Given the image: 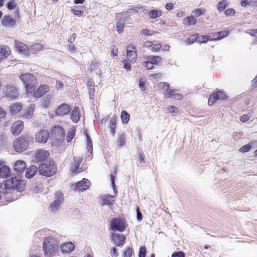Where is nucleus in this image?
Here are the masks:
<instances>
[{
    "label": "nucleus",
    "mask_w": 257,
    "mask_h": 257,
    "mask_svg": "<svg viewBox=\"0 0 257 257\" xmlns=\"http://www.w3.org/2000/svg\"><path fill=\"white\" fill-rule=\"evenodd\" d=\"M20 79L25 86L27 92L31 93L34 90L36 77L32 73H22L20 75Z\"/></svg>",
    "instance_id": "obj_1"
},
{
    "label": "nucleus",
    "mask_w": 257,
    "mask_h": 257,
    "mask_svg": "<svg viewBox=\"0 0 257 257\" xmlns=\"http://www.w3.org/2000/svg\"><path fill=\"white\" fill-rule=\"evenodd\" d=\"M57 172V167L53 161L42 163L39 166V172L43 176L51 177L54 175Z\"/></svg>",
    "instance_id": "obj_2"
},
{
    "label": "nucleus",
    "mask_w": 257,
    "mask_h": 257,
    "mask_svg": "<svg viewBox=\"0 0 257 257\" xmlns=\"http://www.w3.org/2000/svg\"><path fill=\"white\" fill-rule=\"evenodd\" d=\"M57 248L56 240L54 237L50 236L45 238L43 245V249L46 255L50 256L53 255Z\"/></svg>",
    "instance_id": "obj_3"
},
{
    "label": "nucleus",
    "mask_w": 257,
    "mask_h": 257,
    "mask_svg": "<svg viewBox=\"0 0 257 257\" xmlns=\"http://www.w3.org/2000/svg\"><path fill=\"white\" fill-rule=\"evenodd\" d=\"M65 133L63 128L59 125L54 126L51 131V139L53 144H60L64 140Z\"/></svg>",
    "instance_id": "obj_4"
},
{
    "label": "nucleus",
    "mask_w": 257,
    "mask_h": 257,
    "mask_svg": "<svg viewBox=\"0 0 257 257\" xmlns=\"http://www.w3.org/2000/svg\"><path fill=\"white\" fill-rule=\"evenodd\" d=\"M5 186L11 187L13 190L17 191V193L20 194L25 189L24 183L18 179L17 177L14 178L7 180L5 184Z\"/></svg>",
    "instance_id": "obj_5"
},
{
    "label": "nucleus",
    "mask_w": 257,
    "mask_h": 257,
    "mask_svg": "<svg viewBox=\"0 0 257 257\" xmlns=\"http://www.w3.org/2000/svg\"><path fill=\"white\" fill-rule=\"evenodd\" d=\"M29 137H20L14 142L13 147L17 152L21 153L29 147Z\"/></svg>",
    "instance_id": "obj_6"
},
{
    "label": "nucleus",
    "mask_w": 257,
    "mask_h": 257,
    "mask_svg": "<svg viewBox=\"0 0 257 257\" xmlns=\"http://www.w3.org/2000/svg\"><path fill=\"white\" fill-rule=\"evenodd\" d=\"M5 191L3 192L4 199L7 202H12L18 199L20 194L17 191L13 190L11 187L5 186Z\"/></svg>",
    "instance_id": "obj_7"
},
{
    "label": "nucleus",
    "mask_w": 257,
    "mask_h": 257,
    "mask_svg": "<svg viewBox=\"0 0 257 257\" xmlns=\"http://www.w3.org/2000/svg\"><path fill=\"white\" fill-rule=\"evenodd\" d=\"M50 154L48 151L40 149L35 154V159L37 163H47L49 162Z\"/></svg>",
    "instance_id": "obj_8"
},
{
    "label": "nucleus",
    "mask_w": 257,
    "mask_h": 257,
    "mask_svg": "<svg viewBox=\"0 0 257 257\" xmlns=\"http://www.w3.org/2000/svg\"><path fill=\"white\" fill-rule=\"evenodd\" d=\"M3 93L5 96L11 100L15 99L18 98L19 96L17 88L12 85H8L5 87L3 89Z\"/></svg>",
    "instance_id": "obj_9"
},
{
    "label": "nucleus",
    "mask_w": 257,
    "mask_h": 257,
    "mask_svg": "<svg viewBox=\"0 0 257 257\" xmlns=\"http://www.w3.org/2000/svg\"><path fill=\"white\" fill-rule=\"evenodd\" d=\"M110 227L113 231L123 232L125 229L124 222L121 219L115 218L110 222Z\"/></svg>",
    "instance_id": "obj_10"
},
{
    "label": "nucleus",
    "mask_w": 257,
    "mask_h": 257,
    "mask_svg": "<svg viewBox=\"0 0 257 257\" xmlns=\"http://www.w3.org/2000/svg\"><path fill=\"white\" fill-rule=\"evenodd\" d=\"M90 182L88 179H83L81 181L78 182L76 184H73L71 189L74 191H83L89 188Z\"/></svg>",
    "instance_id": "obj_11"
},
{
    "label": "nucleus",
    "mask_w": 257,
    "mask_h": 257,
    "mask_svg": "<svg viewBox=\"0 0 257 257\" xmlns=\"http://www.w3.org/2000/svg\"><path fill=\"white\" fill-rule=\"evenodd\" d=\"M49 137V132L47 130H42L36 133L35 141L38 143L45 144Z\"/></svg>",
    "instance_id": "obj_12"
},
{
    "label": "nucleus",
    "mask_w": 257,
    "mask_h": 257,
    "mask_svg": "<svg viewBox=\"0 0 257 257\" xmlns=\"http://www.w3.org/2000/svg\"><path fill=\"white\" fill-rule=\"evenodd\" d=\"M63 197L62 193L60 191H57L56 192L54 197V201L51 204L50 208L52 211H57L59 208L60 205L63 203Z\"/></svg>",
    "instance_id": "obj_13"
},
{
    "label": "nucleus",
    "mask_w": 257,
    "mask_h": 257,
    "mask_svg": "<svg viewBox=\"0 0 257 257\" xmlns=\"http://www.w3.org/2000/svg\"><path fill=\"white\" fill-rule=\"evenodd\" d=\"M70 106L65 103L60 104L55 110V114L57 116H63L68 114L71 111Z\"/></svg>",
    "instance_id": "obj_14"
},
{
    "label": "nucleus",
    "mask_w": 257,
    "mask_h": 257,
    "mask_svg": "<svg viewBox=\"0 0 257 257\" xmlns=\"http://www.w3.org/2000/svg\"><path fill=\"white\" fill-rule=\"evenodd\" d=\"M11 175V169L4 161L0 160V177L6 178Z\"/></svg>",
    "instance_id": "obj_15"
},
{
    "label": "nucleus",
    "mask_w": 257,
    "mask_h": 257,
    "mask_svg": "<svg viewBox=\"0 0 257 257\" xmlns=\"http://www.w3.org/2000/svg\"><path fill=\"white\" fill-rule=\"evenodd\" d=\"M73 160L74 163L71 166V171L73 173H77L81 172L82 170L79 167V165L82 162V158L80 157L74 156Z\"/></svg>",
    "instance_id": "obj_16"
},
{
    "label": "nucleus",
    "mask_w": 257,
    "mask_h": 257,
    "mask_svg": "<svg viewBox=\"0 0 257 257\" xmlns=\"http://www.w3.org/2000/svg\"><path fill=\"white\" fill-rule=\"evenodd\" d=\"M23 128V122L21 120H17L13 124L11 131L14 135L18 136L22 132Z\"/></svg>",
    "instance_id": "obj_17"
},
{
    "label": "nucleus",
    "mask_w": 257,
    "mask_h": 257,
    "mask_svg": "<svg viewBox=\"0 0 257 257\" xmlns=\"http://www.w3.org/2000/svg\"><path fill=\"white\" fill-rule=\"evenodd\" d=\"M125 236L123 234L113 233L112 234V239L114 243L118 246H122L124 244L125 240Z\"/></svg>",
    "instance_id": "obj_18"
},
{
    "label": "nucleus",
    "mask_w": 257,
    "mask_h": 257,
    "mask_svg": "<svg viewBox=\"0 0 257 257\" xmlns=\"http://www.w3.org/2000/svg\"><path fill=\"white\" fill-rule=\"evenodd\" d=\"M131 49L136 50V47L128 46L126 49V56L128 61L132 63H134L136 61L137 55L136 52L135 50H132Z\"/></svg>",
    "instance_id": "obj_19"
},
{
    "label": "nucleus",
    "mask_w": 257,
    "mask_h": 257,
    "mask_svg": "<svg viewBox=\"0 0 257 257\" xmlns=\"http://www.w3.org/2000/svg\"><path fill=\"white\" fill-rule=\"evenodd\" d=\"M15 48L19 53L27 55L29 51V47L25 44L18 41L15 42Z\"/></svg>",
    "instance_id": "obj_20"
},
{
    "label": "nucleus",
    "mask_w": 257,
    "mask_h": 257,
    "mask_svg": "<svg viewBox=\"0 0 257 257\" xmlns=\"http://www.w3.org/2000/svg\"><path fill=\"white\" fill-rule=\"evenodd\" d=\"M26 163L22 160H17L14 166V170L17 173H23L26 168Z\"/></svg>",
    "instance_id": "obj_21"
},
{
    "label": "nucleus",
    "mask_w": 257,
    "mask_h": 257,
    "mask_svg": "<svg viewBox=\"0 0 257 257\" xmlns=\"http://www.w3.org/2000/svg\"><path fill=\"white\" fill-rule=\"evenodd\" d=\"M1 24L5 27H13L16 25V21L9 16H5L3 17Z\"/></svg>",
    "instance_id": "obj_22"
},
{
    "label": "nucleus",
    "mask_w": 257,
    "mask_h": 257,
    "mask_svg": "<svg viewBox=\"0 0 257 257\" xmlns=\"http://www.w3.org/2000/svg\"><path fill=\"white\" fill-rule=\"evenodd\" d=\"M113 198V196L107 194L101 196L100 200L101 202L102 205H107L108 207H111L114 201V200H112Z\"/></svg>",
    "instance_id": "obj_23"
},
{
    "label": "nucleus",
    "mask_w": 257,
    "mask_h": 257,
    "mask_svg": "<svg viewBox=\"0 0 257 257\" xmlns=\"http://www.w3.org/2000/svg\"><path fill=\"white\" fill-rule=\"evenodd\" d=\"M49 87L47 85H40L38 89L34 91L33 93V96L35 98H39L43 96L45 93L49 91Z\"/></svg>",
    "instance_id": "obj_24"
},
{
    "label": "nucleus",
    "mask_w": 257,
    "mask_h": 257,
    "mask_svg": "<svg viewBox=\"0 0 257 257\" xmlns=\"http://www.w3.org/2000/svg\"><path fill=\"white\" fill-rule=\"evenodd\" d=\"M11 54L10 48L7 46H0V62L7 58Z\"/></svg>",
    "instance_id": "obj_25"
},
{
    "label": "nucleus",
    "mask_w": 257,
    "mask_h": 257,
    "mask_svg": "<svg viewBox=\"0 0 257 257\" xmlns=\"http://www.w3.org/2000/svg\"><path fill=\"white\" fill-rule=\"evenodd\" d=\"M38 171V168L35 165H31L26 170L25 173V177L27 178L30 179L33 177L37 172Z\"/></svg>",
    "instance_id": "obj_26"
},
{
    "label": "nucleus",
    "mask_w": 257,
    "mask_h": 257,
    "mask_svg": "<svg viewBox=\"0 0 257 257\" xmlns=\"http://www.w3.org/2000/svg\"><path fill=\"white\" fill-rule=\"evenodd\" d=\"M71 118L72 121L75 123L79 121L80 119V113L78 107H75L73 109L71 113Z\"/></svg>",
    "instance_id": "obj_27"
},
{
    "label": "nucleus",
    "mask_w": 257,
    "mask_h": 257,
    "mask_svg": "<svg viewBox=\"0 0 257 257\" xmlns=\"http://www.w3.org/2000/svg\"><path fill=\"white\" fill-rule=\"evenodd\" d=\"M75 246L71 242L64 243L61 246V249L63 252H69L74 249Z\"/></svg>",
    "instance_id": "obj_28"
},
{
    "label": "nucleus",
    "mask_w": 257,
    "mask_h": 257,
    "mask_svg": "<svg viewBox=\"0 0 257 257\" xmlns=\"http://www.w3.org/2000/svg\"><path fill=\"white\" fill-rule=\"evenodd\" d=\"M87 88L89 94V97L90 99H92L94 96L95 89L94 83L92 81L89 80L87 83Z\"/></svg>",
    "instance_id": "obj_29"
},
{
    "label": "nucleus",
    "mask_w": 257,
    "mask_h": 257,
    "mask_svg": "<svg viewBox=\"0 0 257 257\" xmlns=\"http://www.w3.org/2000/svg\"><path fill=\"white\" fill-rule=\"evenodd\" d=\"M34 108L35 104H31L26 112L23 114V117L26 119L30 118L33 114Z\"/></svg>",
    "instance_id": "obj_30"
},
{
    "label": "nucleus",
    "mask_w": 257,
    "mask_h": 257,
    "mask_svg": "<svg viewBox=\"0 0 257 257\" xmlns=\"http://www.w3.org/2000/svg\"><path fill=\"white\" fill-rule=\"evenodd\" d=\"M162 15V11L159 10H152L150 11L148 13V16L150 18L152 19H155L160 17Z\"/></svg>",
    "instance_id": "obj_31"
},
{
    "label": "nucleus",
    "mask_w": 257,
    "mask_h": 257,
    "mask_svg": "<svg viewBox=\"0 0 257 257\" xmlns=\"http://www.w3.org/2000/svg\"><path fill=\"white\" fill-rule=\"evenodd\" d=\"M146 59L154 65H157L162 60L161 57L158 56H148L146 57Z\"/></svg>",
    "instance_id": "obj_32"
},
{
    "label": "nucleus",
    "mask_w": 257,
    "mask_h": 257,
    "mask_svg": "<svg viewBox=\"0 0 257 257\" xmlns=\"http://www.w3.org/2000/svg\"><path fill=\"white\" fill-rule=\"evenodd\" d=\"M76 128L74 126H72L68 130L66 135V140L68 142H70L74 137Z\"/></svg>",
    "instance_id": "obj_33"
},
{
    "label": "nucleus",
    "mask_w": 257,
    "mask_h": 257,
    "mask_svg": "<svg viewBox=\"0 0 257 257\" xmlns=\"http://www.w3.org/2000/svg\"><path fill=\"white\" fill-rule=\"evenodd\" d=\"M130 115L125 110L121 111L120 113V118L123 124H126L130 120Z\"/></svg>",
    "instance_id": "obj_34"
},
{
    "label": "nucleus",
    "mask_w": 257,
    "mask_h": 257,
    "mask_svg": "<svg viewBox=\"0 0 257 257\" xmlns=\"http://www.w3.org/2000/svg\"><path fill=\"white\" fill-rule=\"evenodd\" d=\"M228 6V2L226 0H223L217 4V9L219 12H222Z\"/></svg>",
    "instance_id": "obj_35"
},
{
    "label": "nucleus",
    "mask_w": 257,
    "mask_h": 257,
    "mask_svg": "<svg viewBox=\"0 0 257 257\" xmlns=\"http://www.w3.org/2000/svg\"><path fill=\"white\" fill-rule=\"evenodd\" d=\"M22 105L19 103H16L12 104L11 106L10 110L13 114H16L19 112L22 109Z\"/></svg>",
    "instance_id": "obj_36"
},
{
    "label": "nucleus",
    "mask_w": 257,
    "mask_h": 257,
    "mask_svg": "<svg viewBox=\"0 0 257 257\" xmlns=\"http://www.w3.org/2000/svg\"><path fill=\"white\" fill-rule=\"evenodd\" d=\"M196 22V20L193 16L186 17L183 20V24L187 25H194Z\"/></svg>",
    "instance_id": "obj_37"
},
{
    "label": "nucleus",
    "mask_w": 257,
    "mask_h": 257,
    "mask_svg": "<svg viewBox=\"0 0 257 257\" xmlns=\"http://www.w3.org/2000/svg\"><path fill=\"white\" fill-rule=\"evenodd\" d=\"M197 34L192 35L189 38L185 40V42L188 45H191L195 41H197Z\"/></svg>",
    "instance_id": "obj_38"
},
{
    "label": "nucleus",
    "mask_w": 257,
    "mask_h": 257,
    "mask_svg": "<svg viewBox=\"0 0 257 257\" xmlns=\"http://www.w3.org/2000/svg\"><path fill=\"white\" fill-rule=\"evenodd\" d=\"M254 143L255 142H250L248 144L242 146L239 149V151L242 153H245L249 151V150L251 148L253 144H254Z\"/></svg>",
    "instance_id": "obj_39"
},
{
    "label": "nucleus",
    "mask_w": 257,
    "mask_h": 257,
    "mask_svg": "<svg viewBox=\"0 0 257 257\" xmlns=\"http://www.w3.org/2000/svg\"><path fill=\"white\" fill-rule=\"evenodd\" d=\"M228 34V31H222L218 33H216V35H218L217 38H213L211 40H221L226 36H227Z\"/></svg>",
    "instance_id": "obj_40"
},
{
    "label": "nucleus",
    "mask_w": 257,
    "mask_h": 257,
    "mask_svg": "<svg viewBox=\"0 0 257 257\" xmlns=\"http://www.w3.org/2000/svg\"><path fill=\"white\" fill-rule=\"evenodd\" d=\"M197 41L201 43H205L209 40V37L207 36H199L197 34Z\"/></svg>",
    "instance_id": "obj_41"
},
{
    "label": "nucleus",
    "mask_w": 257,
    "mask_h": 257,
    "mask_svg": "<svg viewBox=\"0 0 257 257\" xmlns=\"http://www.w3.org/2000/svg\"><path fill=\"white\" fill-rule=\"evenodd\" d=\"M217 99L225 100L226 99V95L222 91H218L214 93Z\"/></svg>",
    "instance_id": "obj_42"
},
{
    "label": "nucleus",
    "mask_w": 257,
    "mask_h": 257,
    "mask_svg": "<svg viewBox=\"0 0 257 257\" xmlns=\"http://www.w3.org/2000/svg\"><path fill=\"white\" fill-rule=\"evenodd\" d=\"M125 138L123 134H121L118 136V138L117 140V142L118 144V146H119V147H121L123 146L125 144Z\"/></svg>",
    "instance_id": "obj_43"
},
{
    "label": "nucleus",
    "mask_w": 257,
    "mask_h": 257,
    "mask_svg": "<svg viewBox=\"0 0 257 257\" xmlns=\"http://www.w3.org/2000/svg\"><path fill=\"white\" fill-rule=\"evenodd\" d=\"M116 31L119 34H121L123 31L124 25L121 22H117L115 23Z\"/></svg>",
    "instance_id": "obj_44"
},
{
    "label": "nucleus",
    "mask_w": 257,
    "mask_h": 257,
    "mask_svg": "<svg viewBox=\"0 0 257 257\" xmlns=\"http://www.w3.org/2000/svg\"><path fill=\"white\" fill-rule=\"evenodd\" d=\"M86 138H87V148L88 149V151L91 152L92 151V143L91 138L87 135L86 134Z\"/></svg>",
    "instance_id": "obj_45"
},
{
    "label": "nucleus",
    "mask_w": 257,
    "mask_h": 257,
    "mask_svg": "<svg viewBox=\"0 0 257 257\" xmlns=\"http://www.w3.org/2000/svg\"><path fill=\"white\" fill-rule=\"evenodd\" d=\"M45 236V230L44 229L40 230L37 231L35 233V237L38 238V239H41L42 238H44Z\"/></svg>",
    "instance_id": "obj_46"
},
{
    "label": "nucleus",
    "mask_w": 257,
    "mask_h": 257,
    "mask_svg": "<svg viewBox=\"0 0 257 257\" xmlns=\"http://www.w3.org/2000/svg\"><path fill=\"white\" fill-rule=\"evenodd\" d=\"M177 91V90L175 89L169 90L167 92H165V97L173 98Z\"/></svg>",
    "instance_id": "obj_47"
},
{
    "label": "nucleus",
    "mask_w": 257,
    "mask_h": 257,
    "mask_svg": "<svg viewBox=\"0 0 257 257\" xmlns=\"http://www.w3.org/2000/svg\"><path fill=\"white\" fill-rule=\"evenodd\" d=\"M43 47L41 44H35L31 46V49L34 51L35 53L40 51L42 49Z\"/></svg>",
    "instance_id": "obj_48"
},
{
    "label": "nucleus",
    "mask_w": 257,
    "mask_h": 257,
    "mask_svg": "<svg viewBox=\"0 0 257 257\" xmlns=\"http://www.w3.org/2000/svg\"><path fill=\"white\" fill-rule=\"evenodd\" d=\"M98 62H97L96 60L93 61L90 63L89 66V69L91 71H93L98 68L99 65Z\"/></svg>",
    "instance_id": "obj_49"
},
{
    "label": "nucleus",
    "mask_w": 257,
    "mask_h": 257,
    "mask_svg": "<svg viewBox=\"0 0 257 257\" xmlns=\"http://www.w3.org/2000/svg\"><path fill=\"white\" fill-rule=\"evenodd\" d=\"M146 255V249L144 246L140 247L139 252V257H145Z\"/></svg>",
    "instance_id": "obj_50"
},
{
    "label": "nucleus",
    "mask_w": 257,
    "mask_h": 257,
    "mask_svg": "<svg viewBox=\"0 0 257 257\" xmlns=\"http://www.w3.org/2000/svg\"><path fill=\"white\" fill-rule=\"evenodd\" d=\"M217 99L214 93H212V94L210 95V96L209 98L208 104L209 105H213Z\"/></svg>",
    "instance_id": "obj_51"
},
{
    "label": "nucleus",
    "mask_w": 257,
    "mask_h": 257,
    "mask_svg": "<svg viewBox=\"0 0 257 257\" xmlns=\"http://www.w3.org/2000/svg\"><path fill=\"white\" fill-rule=\"evenodd\" d=\"M132 252L133 250L132 248L130 247L126 248L123 252V257H131Z\"/></svg>",
    "instance_id": "obj_52"
},
{
    "label": "nucleus",
    "mask_w": 257,
    "mask_h": 257,
    "mask_svg": "<svg viewBox=\"0 0 257 257\" xmlns=\"http://www.w3.org/2000/svg\"><path fill=\"white\" fill-rule=\"evenodd\" d=\"M162 47V45L161 44H157L153 45L152 44V46H151V48L150 50L154 52L158 51L159 49H161Z\"/></svg>",
    "instance_id": "obj_53"
},
{
    "label": "nucleus",
    "mask_w": 257,
    "mask_h": 257,
    "mask_svg": "<svg viewBox=\"0 0 257 257\" xmlns=\"http://www.w3.org/2000/svg\"><path fill=\"white\" fill-rule=\"evenodd\" d=\"M159 87L167 92L169 90V85L166 82H160L159 83Z\"/></svg>",
    "instance_id": "obj_54"
},
{
    "label": "nucleus",
    "mask_w": 257,
    "mask_h": 257,
    "mask_svg": "<svg viewBox=\"0 0 257 257\" xmlns=\"http://www.w3.org/2000/svg\"><path fill=\"white\" fill-rule=\"evenodd\" d=\"M154 32H151L149 30L145 29L142 30L141 34L145 36H151L154 34Z\"/></svg>",
    "instance_id": "obj_55"
},
{
    "label": "nucleus",
    "mask_w": 257,
    "mask_h": 257,
    "mask_svg": "<svg viewBox=\"0 0 257 257\" xmlns=\"http://www.w3.org/2000/svg\"><path fill=\"white\" fill-rule=\"evenodd\" d=\"M224 13L226 16L234 15L235 13V11L233 9H228L225 10Z\"/></svg>",
    "instance_id": "obj_56"
},
{
    "label": "nucleus",
    "mask_w": 257,
    "mask_h": 257,
    "mask_svg": "<svg viewBox=\"0 0 257 257\" xmlns=\"http://www.w3.org/2000/svg\"><path fill=\"white\" fill-rule=\"evenodd\" d=\"M168 110L169 112V113H174L175 114H177L178 111V109H177V108L174 106H171L169 107H168Z\"/></svg>",
    "instance_id": "obj_57"
},
{
    "label": "nucleus",
    "mask_w": 257,
    "mask_h": 257,
    "mask_svg": "<svg viewBox=\"0 0 257 257\" xmlns=\"http://www.w3.org/2000/svg\"><path fill=\"white\" fill-rule=\"evenodd\" d=\"M171 257H185V254L183 251L174 252L172 254Z\"/></svg>",
    "instance_id": "obj_58"
},
{
    "label": "nucleus",
    "mask_w": 257,
    "mask_h": 257,
    "mask_svg": "<svg viewBox=\"0 0 257 257\" xmlns=\"http://www.w3.org/2000/svg\"><path fill=\"white\" fill-rule=\"evenodd\" d=\"M16 6V3L14 0L10 1L7 5V8L10 9L12 10L14 9Z\"/></svg>",
    "instance_id": "obj_59"
},
{
    "label": "nucleus",
    "mask_w": 257,
    "mask_h": 257,
    "mask_svg": "<svg viewBox=\"0 0 257 257\" xmlns=\"http://www.w3.org/2000/svg\"><path fill=\"white\" fill-rule=\"evenodd\" d=\"M144 67H146L148 69H151L154 67V64L150 62L148 60L145 62Z\"/></svg>",
    "instance_id": "obj_60"
},
{
    "label": "nucleus",
    "mask_w": 257,
    "mask_h": 257,
    "mask_svg": "<svg viewBox=\"0 0 257 257\" xmlns=\"http://www.w3.org/2000/svg\"><path fill=\"white\" fill-rule=\"evenodd\" d=\"M249 119V117L247 114L242 115L240 117V120L242 122H245Z\"/></svg>",
    "instance_id": "obj_61"
},
{
    "label": "nucleus",
    "mask_w": 257,
    "mask_h": 257,
    "mask_svg": "<svg viewBox=\"0 0 257 257\" xmlns=\"http://www.w3.org/2000/svg\"><path fill=\"white\" fill-rule=\"evenodd\" d=\"M124 64V67L123 68L127 71L131 70V65L126 62V60L123 61V62Z\"/></svg>",
    "instance_id": "obj_62"
},
{
    "label": "nucleus",
    "mask_w": 257,
    "mask_h": 257,
    "mask_svg": "<svg viewBox=\"0 0 257 257\" xmlns=\"http://www.w3.org/2000/svg\"><path fill=\"white\" fill-rule=\"evenodd\" d=\"M63 86V83L60 81H57L56 84V88L58 90L62 89Z\"/></svg>",
    "instance_id": "obj_63"
},
{
    "label": "nucleus",
    "mask_w": 257,
    "mask_h": 257,
    "mask_svg": "<svg viewBox=\"0 0 257 257\" xmlns=\"http://www.w3.org/2000/svg\"><path fill=\"white\" fill-rule=\"evenodd\" d=\"M110 254L112 257H116L118 255V253L117 252L116 249L115 247H113L111 249Z\"/></svg>",
    "instance_id": "obj_64"
}]
</instances>
